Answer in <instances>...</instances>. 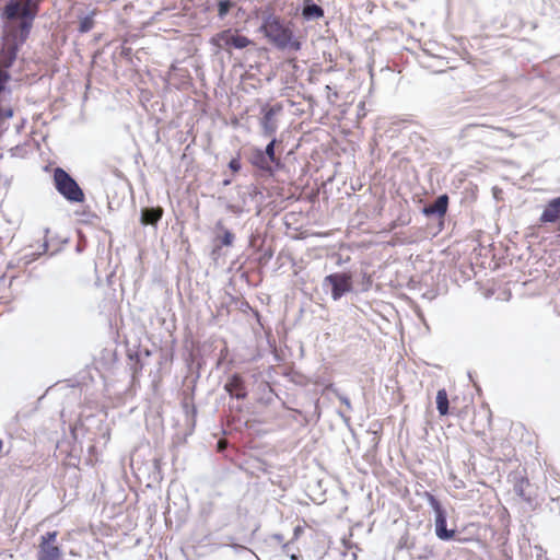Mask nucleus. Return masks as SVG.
Instances as JSON below:
<instances>
[{"label": "nucleus", "instance_id": "f257e3e1", "mask_svg": "<svg viewBox=\"0 0 560 560\" xmlns=\"http://www.w3.org/2000/svg\"><path fill=\"white\" fill-rule=\"evenodd\" d=\"M39 11V0H11L3 9L8 20L22 18L19 25H8L0 43V68H10L18 56L20 47L27 39L33 21Z\"/></svg>", "mask_w": 560, "mask_h": 560}, {"label": "nucleus", "instance_id": "f03ea898", "mask_svg": "<svg viewBox=\"0 0 560 560\" xmlns=\"http://www.w3.org/2000/svg\"><path fill=\"white\" fill-rule=\"evenodd\" d=\"M260 31L265 37L278 49H292L298 51L301 49V43L294 38L292 30L287 26L283 21L275 15L269 14L264 18Z\"/></svg>", "mask_w": 560, "mask_h": 560}, {"label": "nucleus", "instance_id": "7ed1b4c3", "mask_svg": "<svg viewBox=\"0 0 560 560\" xmlns=\"http://www.w3.org/2000/svg\"><path fill=\"white\" fill-rule=\"evenodd\" d=\"M56 189L71 202H82L84 194L77 182L62 168L57 167L54 172Z\"/></svg>", "mask_w": 560, "mask_h": 560}, {"label": "nucleus", "instance_id": "20e7f679", "mask_svg": "<svg viewBox=\"0 0 560 560\" xmlns=\"http://www.w3.org/2000/svg\"><path fill=\"white\" fill-rule=\"evenodd\" d=\"M210 43L220 48L230 50L232 48L235 49H244L250 45H254V42L248 37L242 35L238 30L228 28L217 33L211 37Z\"/></svg>", "mask_w": 560, "mask_h": 560}, {"label": "nucleus", "instance_id": "39448f33", "mask_svg": "<svg viewBox=\"0 0 560 560\" xmlns=\"http://www.w3.org/2000/svg\"><path fill=\"white\" fill-rule=\"evenodd\" d=\"M58 532H47L40 536L38 545V560H59L62 556L60 547L57 545Z\"/></svg>", "mask_w": 560, "mask_h": 560}, {"label": "nucleus", "instance_id": "423d86ee", "mask_svg": "<svg viewBox=\"0 0 560 560\" xmlns=\"http://www.w3.org/2000/svg\"><path fill=\"white\" fill-rule=\"evenodd\" d=\"M325 282L331 285V296L339 300L343 294L352 290V276L348 272L328 275Z\"/></svg>", "mask_w": 560, "mask_h": 560}, {"label": "nucleus", "instance_id": "0eeeda50", "mask_svg": "<svg viewBox=\"0 0 560 560\" xmlns=\"http://www.w3.org/2000/svg\"><path fill=\"white\" fill-rule=\"evenodd\" d=\"M427 497L435 510V534L441 540H451L455 538V530L446 528V516L441 508L440 502L431 493H427Z\"/></svg>", "mask_w": 560, "mask_h": 560}, {"label": "nucleus", "instance_id": "6e6552de", "mask_svg": "<svg viewBox=\"0 0 560 560\" xmlns=\"http://www.w3.org/2000/svg\"><path fill=\"white\" fill-rule=\"evenodd\" d=\"M282 105L279 103L273 106L265 105L262 107V117L260 119V126L266 137H273L275 133L277 132L278 125L275 117L282 110Z\"/></svg>", "mask_w": 560, "mask_h": 560}, {"label": "nucleus", "instance_id": "1a4fd4ad", "mask_svg": "<svg viewBox=\"0 0 560 560\" xmlns=\"http://www.w3.org/2000/svg\"><path fill=\"white\" fill-rule=\"evenodd\" d=\"M225 390L237 399H244L247 396L245 382L240 374H233L224 386Z\"/></svg>", "mask_w": 560, "mask_h": 560}, {"label": "nucleus", "instance_id": "9d476101", "mask_svg": "<svg viewBox=\"0 0 560 560\" xmlns=\"http://www.w3.org/2000/svg\"><path fill=\"white\" fill-rule=\"evenodd\" d=\"M515 493L525 502L532 504L537 499L534 486L527 478H521L514 486Z\"/></svg>", "mask_w": 560, "mask_h": 560}, {"label": "nucleus", "instance_id": "9b49d317", "mask_svg": "<svg viewBox=\"0 0 560 560\" xmlns=\"http://www.w3.org/2000/svg\"><path fill=\"white\" fill-rule=\"evenodd\" d=\"M448 208V196L446 194L441 195L436 198V200L423 208V213L425 215L436 214L440 218H444Z\"/></svg>", "mask_w": 560, "mask_h": 560}, {"label": "nucleus", "instance_id": "f8f14e48", "mask_svg": "<svg viewBox=\"0 0 560 560\" xmlns=\"http://www.w3.org/2000/svg\"><path fill=\"white\" fill-rule=\"evenodd\" d=\"M163 217V209L156 208H143L141 210V224L143 225H155Z\"/></svg>", "mask_w": 560, "mask_h": 560}, {"label": "nucleus", "instance_id": "ddd939ff", "mask_svg": "<svg viewBox=\"0 0 560 560\" xmlns=\"http://www.w3.org/2000/svg\"><path fill=\"white\" fill-rule=\"evenodd\" d=\"M250 162L254 166L258 167L262 171H269L270 170V161L265 156V153L260 149H256L253 152V156L250 159Z\"/></svg>", "mask_w": 560, "mask_h": 560}, {"label": "nucleus", "instance_id": "4468645a", "mask_svg": "<svg viewBox=\"0 0 560 560\" xmlns=\"http://www.w3.org/2000/svg\"><path fill=\"white\" fill-rule=\"evenodd\" d=\"M436 408L440 416H446L450 412V401L446 389L442 388L436 394Z\"/></svg>", "mask_w": 560, "mask_h": 560}, {"label": "nucleus", "instance_id": "2eb2a0df", "mask_svg": "<svg viewBox=\"0 0 560 560\" xmlns=\"http://www.w3.org/2000/svg\"><path fill=\"white\" fill-rule=\"evenodd\" d=\"M302 14L305 19H319L324 16V10L318 4L307 3L304 5Z\"/></svg>", "mask_w": 560, "mask_h": 560}, {"label": "nucleus", "instance_id": "dca6fc26", "mask_svg": "<svg viewBox=\"0 0 560 560\" xmlns=\"http://www.w3.org/2000/svg\"><path fill=\"white\" fill-rule=\"evenodd\" d=\"M97 14V9H94L89 15L82 18L79 24L80 33H88L94 27V16Z\"/></svg>", "mask_w": 560, "mask_h": 560}, {"label": "nucleus", "instance_id": "f3484780", "mask_svg": "<svg viewBox=\"0 0 560 560\" xmlns=\"http://www.w3.org/2000/svg\"><path fill=\"white\" fill-rule=\"evenodd\" d=\"M276 138L275 136L271 137V141L267 144L264 153L265 156L270 161V163L276 162V154H275V145H276Z\"/></svg>", "mask_w": 560, "mask_h": 560}, {"label": "nucleus", "instance_id": "a211bd4d", "mask_svg": "<svg viewBox=\"0 0 560 560\" xmlns=\"http://www.w3.org/2000/svg\"><path fill=\"white\" fill-rule=\"evenodd\" d=\"M233 7V3L231 0H221L218 3V14L220 18H224L231 8Z\"/></svg>", "mask_w": 560, "mask_h": 560}, {"label": "nucleus", "instance_id": "6ab92c4d", "mask_svg": "<svg viewBox=\"0 0 560 560\" xmlns=\"http://www.w3.org/2000/svg\"><path fill=\"white\" fill-rule=\"evenodd\" d=\"M220 241L223 246H231L234 241V234L229 230H224Z\"/></svg>", "mask_w": 560, "mask_h": 560}, {"label": "nucleus", "instance_id": "aec40b11", "mask_svg": "<svg viewBox=\"0 0 560 560\" xmlns=\"http://www.w3.org/2000/svg\"><path fill=\"white\" fill-rule=\"evenodd\" d=\"M241 158L237 155L236 158L232 159L229 163V167L233 173H237L241 170Z\"/></svg>", "mask_w": 560, "mask_h": 560}, {"label": "nucleus", "instance_id": "412c9836", "mask_svg": "<svg viewBox=\"0 0 560 560\" xmlns=\"http://www.w3.org/2000/svg\"><path fill=\"white\" fill-rule=\"evenodd\" d=\"M454 539L459 542L477 541L478 535L477 534L464 535L463 537H455Z\"/></svg>", "mask_w": 560, "mask_h": 560}, {"label": "nucleus", "instance_id": "4be33fe9", "mask_svg": "<svg viewBox=\"0 0 560 560\" xmlns=\"http://www.w3.org/2000/svg\"><path fill=\"white\" fill-rule=\"evenodd\" d=\"M225 447H226V441L225 440H220L218 442V450L219 451H223Z\"/></svg>", "mask_w": 560, "mask_h": 560}, {"label": "nucleus", "instance_id": "5701e85b", "mask_svg": "<svg viewBox=\"0 0 560 560\" xmlns=\"http://www.w3.org/2000/svg\"><path fill=\"white\" fill-rule=\"evenodd\" d=\"M474 527H478V526H477V524H475V523H470V524H468V525L464 526V527H463V529H462V532H466V530H468V529H470V528H474Z\"/></svg>", "mask_w": 560, "mask_h": 560}, {"label": "nucleus", "instance_id": "b1692460", "mask_svg": "<svg viewBox=\"0 0 560 560\" xmlns=\"http://www.w3.org/2000/svg\"><path fill=\"white\" fill-rule=\"evenodd\" d=\"M303 532V528L301 526H296L294 528V537L298 538L299 535Z\"/></svg>", "mask_w": 560, "mask_h": 560}, {"label": "nucleus", "instance_id": "393cba45", "mask_svg": "<svg viewBox=\"0 0 560 560\" xmlns=\"http://www.w3.org/2000/svg\"><path fill=\"white\" fill-rule=\"evenodd\" d=\"M472 430H474V432H475L477 435H482V434L485 433V430H483V429H481V430H479V429H472Z\"/></svg>", "mask_w": 560, "mask_h": 560}, {"label": "nucleus", "instance_id": "a878e982", "mask_svg": "<svg viewBox=\"0 0 560 560\" xmlns=\"http://www.w3.org/2000/svg\"><path fill=\"white\" fill-rule=\"evenodd\" d=\"M487 421H488V424H490V422H491L490 415L488 416Z\"/></svg>", "mask_w": 560, "mask_h": 560}]
</instances>
